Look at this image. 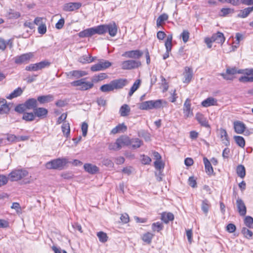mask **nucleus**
Here are the masks:
<instances>
[{
  "instance_id": "13d9d810",
  "label": "nucleus",
  "mask_w": 253,
  "mask_h": 253,
  "mask_svg": "<svg viewBox=\"0 0 253 253\" xmlns=\"http://www.w3.org/2000/svg\"><path fill=\"white\" fill-rule=\"evenodd\" d=\"M9 108L7 104H3L0 107V114H7L9 111Z\"/></svg>"
},
{
  "instance_id": "a19ab883",
  "label": "nucleus",
  "mask_w": 253,
  "mask_h": 253,
  "mask_svg": "<svg viewBox=\"0 0 253 253\" xmlns=\"http://www.w3.org/2000/svg\"><path fill=\"white\" fill-rule=\"evenodd\" d=\"M141 83V80L139 79L137 80L133 84V85L131 86L129 92L128 93V95L131 96L133 93L140 86Z\"/></svg>"
},
{
  "instance_id": "c756f323",
  "label": "nucleus",
  "mask_w": 253,
  "mask_h": 253,
  "mask_svg": "<svg viewBox=\"0 0 253 253\" xmlns=\"http://www.w3.org/2000/svg\"><path fill=\"white\" fill-rule=\"evenodd\" d=\"M161 219L165 223H168L174 219V215L171 212H164L161 215Z\"/></svg>"
},
{
  "instance_id": "de8ad7c7",
  "label": "nucleus",
  "mask_w": 253,
  "mask_h": 253,
  "mask_svg": "<svg viewBox=\"0 0 253 253\" xmlns=\"http://www.w3.org/2000/svg\"><path fill=\"white\" fill-rule=\"evenodd\" d=\"M237 173L239 176L244 178L246 175L245 168L243 165H239L237 168Z\"/></svg>"
},
{
  "instance_id": "6e6d98bb",
  "label": "nucleus",
  "mask_w": 253,
  "mask_h": 253,
  "mask_svg": "<svg viewBox=\"0 0 253 253\" xmlns=\"http://www.w3.org/2000/svg\"><path fill=\"white\" fill-rule=\"evenodd\" d=\"M189 32L187 30H183L180 35V37L182 39V41L184 43L187 42L189 38Z\"/></svg>"
},
{
  "instance_id": "680f3d73",
  "label": "nucleus",
  "mask_w": 253,
  "mask_h": 253,
  "mask_svg": "<svg viewBox=\"0 0 253 253\" xmlns=\"http://www.w3.org/2000/svg\"><path fill=\"white\" fill-rule=\"evenodd\" d=\"M218 1L222 3H229L234 6H237L240 4L239 0H218Z\"/></svg>"
},
{
  "instance_id": "f8f14e48",
  "label": "nucleus",
  "mask_w": 253,
  "mask_h": 253,
  "mask_svg": "<svg viewBox=\"0 0 253 253\" xmlns=\"http://www.w3.org/2000/svg\"><path fill=\"white\" fill-rule=\"evenodd\" d=\"M183 114L185 118H190L193 116V110L191 108V100L187 98L183 105Z\"/></svg>"
},
{
  "instance_id": "1a4fd4ad",
  "label": "nucleus",
  "mask_w": 253,
  "mask_h": 253,
  "mask_svg": "<svg viewBox=\"0 0 253 253\" xmlns=\"http://www.w3.org/2000/svg\"><path fill=\"white\" fill-rule=\"evenodd\" d=\"M50 63L46 60L42 61L39 63L31 64L26 67L27 71H36L41 70L50 65Z\"/></svg>"
},
{
  "instance_id": "5fc2aeb1",
  "label": "nucleus",
  "mask_w": 253,
  "mask_h": 253,
  "mask_svg": "<svg viewBox=\"0 0 253 253\" xmlns=\"http://www.w3.org/2000/svg\"><path fill=\"white\" fill-rule=\"evenodd\" d=\"M98 63L101 66L102 70L108 68L112 65V63L107 60H101Z\"/></svg>"
},
{
  "instance_id": "3c124183",
  "label": "nucleus",
  "mask_w": 253,
  "mask_h": 253,
  "mask_svg": "<svg viewBox=\"0 0 253 253\" xmlns=\"http://www.w3.org/2000/svg\"><path fill=\"white\" fill-rule=\"evenodd\" d=\"M244 223L249 228H253V218L251 216H246L244 219Z\"/></svg>"
},
{
  "instance_id": "6ab92c4d",
  "label": "nucleus",
  "mask_w": 253,
  "mask_h": 253,
  "mask_svg": "<svg viewBox=\"0 0 253 253\" xmlns=\"http://www.w3.org/2000/svg\"><path fill=\"white\" fill-rule=\"evenodd\" d=\"M183 83L188 84L191 81L193 77L192 70L189 67H186L184 72Z\"/></svg>"
},
{
  "instance_id": "4d7b16f0",
  "label": "nucleus",
  "mask_w": 253,
  "mask_h": 253,
  "mask_svg": "<svg viewBox=\"0 0 253 253\" xmlns=\"http://www.w3.org/2000/svg\"><path fill=\"white\" fill-rule=\"evenodd\" d=\"M164 164L162 162L161 160L160 161H156L154 162V166L156 169L161 171L164 168Z\"/></svg>"
},
{
  "instance_id": "c03bdc74",
  "label": "nucleus",
  "mask_w": 253,
  "mask_h": 253,
  "mask_svg": "<svg viewBox=\"0 0 253 253\" xmlns=\"http://www.w3.org/2000/svg\"><path fill=\"white\" fill-rule=\"evenodd\" d=\"M172 37L171 35H169L167 37V40L165 42V46L166 50L168 52H170L172 47Z\"/></svg>"
},
{
  "instance_id": "4468645a",
  "label": "nucleus",
  "mask_w": 253,
  "mask_h": 253,
  "mask_svg": "<svg viewBox=\"0 0 253 253\" xmlns=\"http://www.w3.org/2000/svg\"><path fill=\"white\" fill-rule=\"evenodd\" d=\"M82 6L80 2H69L65 3L63 7V10L65 11H72L79 9Z\"/></svg>"
},
{
  "instance_id": "39448f33",
  "label": "nucleus",
  "mask_w": 253,
  "mask_h": 253,
  "mask_svg": "<svg viewBox=\"0 0 253 253\" xmlns=\"http://www.w3.org/2000/svg\"><path fill=\"white\" fill-rule=\"evenodd\" d=\"M74 86H80L79 89L81 90H86L91 88L93 86V84L91 82H85V79H82L71 83Z\"/></svg>"
},
{
  "instance_id": "f3484780",
  "label": "nucleus",
  "mask_w": 253,
  "mask_h": 253,
  "mask_svg": "<svg viewBox=\"0 0 253 253\" xmlns=\"http://www.w3.org/2000/svg\"><path fill=\"white\" fill-rule=\"evenodd\" d=\"M33 112L35 117H39L40 119H43L46 117L48 111L44 108L37 107L34 109Z\"/></svg>"
},
{
  "instance_id": "c85d7f7f",
  "label": "nucleus",
  "mask_w": 253,
  "mask_h": 253,
  "mask_svg": "<svg viewBox=\"0 0 253 253\" xmlns=\"http://www.w3.org/2000/svg\"><path fill=\"white\" fill-rule=\"evenodd\" d=\"M203 161L205 165L206 173L209 175L212 174L213 172V170L209 160L207 158L205 157L203 159Z\"/></svg>"
},
{
  "instance_id": "423d86ee",
  "label": "nucleus",
  "mask_w": 253,
  "mask_h": 253,
  "mask_svg": "<svg viewBox=\"0 0 253 253\" xmlns=\"http://www.w3.org/2000/svg\"><path fill=\"white\" fill-rule=\"evenodd\" d=\"M141 65V62L134 60H127L122 62L121 68L123 70H132Z\"/></svg>"
},
{
  "instance_id": "473e14b6",
  "label": "nucleus",
  "mask_w": 253,
  "mask_h": 253,
  "mask_svg": "<svg viewBox=\"0 0 253 253\" xmlns=\"http://www.w3.org/2000/svg\"><path fill=\"white\" fill-rule=\"evenodd\" d=\"M127 129L126 126L124 124H119L111 130V133L116 134L117 133L125 132Z\"/></svg>"
},
{
  "instance_id": "9d476101",
  "label": "nucleus",
  "mask_w": 253,
  "mask_h": 253,
  "mask_svg": "<svg viewBox=\"0 0 253 253\" xmlns=\"http://www.w3.org/2000/svg\"><path fill=\"white\" fill-rule=\"evenodd\" d=\"M242 69H238L236 67H228L226 69V73H221L220 75L223 77V78L226 80H231L233 79V75L236 74H240V72H242Z\"/></svg>"
},
{
  "instance_id": "412c9836",
  "label": "nucleus",
  "mask_w": 253,
  "mask_h": 253,
  "mask_svg": "<svg viewBox=\"0 0 253 253\" xmlns=\"http://www.w3.org/2000/svg\"><path fill=\"white\" fill-rule=\"evenodd\" d=\"M87 75V73L84 71L74 70L67 73L68 78H71L74 77L76 78H80Z\"/></svg>"
},
{
  "instance_id": "f03ea898",
  "label": "nucleus",
  "mask_w": 253,
  "mask_h": 253,
  "mask_svg": "<svg viewBox=\"0 0 253 253\" xmlns=\"http://www.w3.org/2000/svg\"><path fill=\"white\" fill-rule=\"evenodd\" d=\"M67 163L68 161L65 158H58L46 163L45 167L48 169L61 170Z\"/></svg>"
},
{
  "instance_id": "f704fd0d",
  "label": "nucleus",
  "mask_w": 253,
  "mask_h": 253,
  "mask_svg": "<svg viewBox=\"0 0 253 253\" xmlns=\"http://www.w3.org/2000/svg\"><path fill=\"white\" fill-rule=\"evenodd\" d=\"M143 144V142L139 138H133L130 139L129 145L132 149H137L139 148Z\"/></svg>"
},
{
  "instance_id": "c9c22d12",
  "label": "nucleus",
  "mask_w": 253,
  "mask_h": 253,
  "mask_svg": "<svg viewBox=\"0 0 253 253\" xmlns=\"http://www.w3.org/2000/svg\"><path fill=\"white\" fill-rule=\"evenodd\" d=\"M210 207L211 204L207 199H205L202 201L201 204V209L203 212L206 215H207Z\"/></svg>"
},
{
  "instance_id": "7c9ffc66",
  "label": "nucleus",
  "mask_w": 253,
  "mask_h": 253,
  "mask_svg": "<svg viewBox=\"0 0 253 253\" xmlns=\"http://www.w3.org/2000/svg\"><path fill=\"white\" fill-rule=\"evenodd\" d=\"M61 129L64 135L66 137H68L69 136L70 133V127L69 123L67 121L64 122L61 126Z\"/></svg>"
},
{
  "instance_id": "e433bc0d",
  "label": "nucleus",
  "mask_w": 253,
  "mask_h": 253,
  "mask_svg": "<svg viewBox=\"0 0 253 253\" xmlns=\"http://www.w3.org/2000/svg\"><path fill=\"white\" fill-rule=\"evenodd\" d=\"M130 109L127 104H124L120 109V113L121 116L126 117L128 115Z\"/></svg>"
},
{
  "instance_id": "a878e982",
  "label": "nucleus",
  "mask_w": 253,
  "mask_h": 253,
  "mask_svg": "<svg viewBox=\"0 0 253 253\" xmlns=\"http://www.w3.org/2000/svg\"><path fill=\"white\" fill-rule=\"evenodd\" d=\"M212 41L218 43L223 44L225 41V37L223 33L218 32L212 36Z\"/></svg>"
},
{
  "instance_id": "603ef678",
  "label": "nucleus",
  "mask_w": 253,
  "mask_h": 253,
  "mask_svg": "<svg viewBox=\"0 0 253 253\" xmlns=\"http://www.w3.org/2000/svg\"><path fill=\"white\" fill-rule=\"evenodd\" d=\"M242 233L247 239H251L253 236V232L246 227H243L241 230Z\"/></svg>"
},
{
  "instance_id": "a18cd8bd",
  "label": "nucleus",
  "mask_w": 253,
  "mask_h": 253,
  "mask_svg": "<svg viewBox=\"0 0 253 253\" xmlns=\"http://www.w3.org/2000/svg\"><path fill=\"white\" fill-rule=\"evenodd\" d=\"M168 19V15L167 14L164 13L158 17L157 19V26L160 27L162 25V23L167 20Z\"/></svg>"
},
{
  "instance_id": "cd10ccee",
  "label": "nucleus",
  "mask_w": 253,
  "mask_h": 253,
  "mask_svg": "<svg viewBox=\"0 0 253 253\" xmlns=\"http://www.w3.org/2000/svg\"><path fill=\"white\" fill-rule=\"evenodd\" d=\"M217 100L213 97H208L202 102V105L204 107L216 105Z\"/></svg>"
},
{
  "instance_id": "79ce46f5",
  "label": "nucleus",
  "mask_w": 253,
  "mask_h": 253,
  "mask_svg": "<svg viewBox=\"0 0 253 253\" xmlns=\"http://www.w3.org/2000/svg\"><path fill=\"white\" fill-rule=\"evenodd\" d=\"M139 107L141 110L152 109V100L142 102Z\"/></svg>"
},
{
  "instance_id": "0e129e2a",
  "label": "nucleus",
  "mask_w": 253,
  "mask_h": 253,
  "mask_svg": "<svg viewBox=\"0 0 253 253\" xmlns=\"http://www.w3.org/2000/svg\"><path fill=\"white\" fill-rule=\"evenodd\" d=\"M108 148L110 150H119L120 149L117 140L115 143H110L109 145Z\"/></svg>"
},
{
  "instance_id": "f257e3e1",
  "label": "nucleus",
  "mask_w": 253,
  "mask_h": 253,
  "mask_svg": "<svg viewBox=\"0 0 253 253\" xmlns=\"http://www.w3.org/2000/svg\"><path fill=\"white\" fill-rule=\"evenodd\" d=\"M126 80L118 79L111 81L109 84L102 85L100 89L104 92L113 91L123 88L126 85Z\"/></svg>"
},
{
  "instance_id": "a211bd4d",
  "label": "nucleus",
  "mask_w": 253,
  "mask_h": 253,
  "mask_svg": "<svg viewBox=\"0 0 253 253\" xmlns=\"http://www.w3.org/2000/svg\"><path fill=\"white\" fill-rule=\"evenodd\" d=\"M118 144L120 149L125 146H128L130 143V139L126 136H122L117 139Z\"/></svg>"
},
{
  "instance_id": "bf43d9fd",
  "label": "nucleus",
  "mask_w": 253,
  "mask_h": 253,
  "mask_svg": "<svg viewBox=\"0 0 253 253\" xmlns=\"http://www.w3.org/2000/svg\"><path fill=\"white\" fill-rule=\"evenodd\" d=\"M6 135V139L8 141L11 143L18 142V136H16L14 134H7Z\"/></svg>"
},
{
  "instance_id": "8fccbe9b",
  "label": "nucleus",
  "mask_w": 253,
  "mask_h": 253,
  "mask_svg": "<svg viewBox=\"0 0 253 253\" xmlns=\"http://www.w3.org/2000/svg\"><path fill=\"white\" fill-rule=\"evenodd\" d=\"M7 16L9 18H17L20 16V14L19 12L15 11L12 9H9L7 13Z\"/></svg>"
},
{
  "instance_id": "aec40b11",
  "label": "nucleus",
  "mask_w": 253,
  "mask_h": 253,
  "mask_svg": "<svg viewBox=\"0 0 253 253\" xmlns=\"http://www.w3.org/2000/svg\"><path fill=\"white\" fill-rule=\"evenodd\" d=\"M234 128L237 133L242 134L245 131L246 126L240 121H236L234 123Z\"/></svg>"
},
{
  "instance_id": "49530a36",
  "label": "nucleus",
  "mask_w": 253,
  "mask_h": 253,
  "mask_svg": "<svg viewBox=\"0 0 253 253\" xmlns=\"http://www.w3.org/2000/svg\"><path fill=\"white\" fill-rule=\"evenodd\" d=\"M234 138L237 145L242 148L244 147L245 145V141L242 136H235Z\"/></svg>"
},
{
  "instance_id": "b1692460",
  "label": "nucleus",
  "mask_w": 253,
  "mask_h": 253,
  "mask_svg": "<svg viewBox=\"0 0 253 253\" xmlns=\"http://www.w3.org/2000/svg\"><path fill=\"white\" fill-rule=\"evenodd\" d=\"M6 45L8 46L10 48L13 46V40L9 39L6 41L3 39L0 38V50L3 51Z\"/></svg>"
},
{
  "instance_id": "72a5a7b5",
  "label": "nucleus",
  "mask_w": 253,
  "mask_h": 253,
  "mask_svg": "<svg viewBox=\"0 0 253 253\" xmlns=\"http://www.w3.org/2000/svg\"><path fill=\"white\" fill-rule=\"evenodd\" d=\"M253 11V6L252 7H247L241 10L238 14V16L241 18L247 17Z\"/></svg>"
},
{
  "instance_id": "58836bf2",
  "label": "nucleus",
  "mask_w": 253,
  "mask_h": 253,
  "mask_svg": "<svg viewBox=\"0 0 253 253\" xmlns=\"http://www.w3.org/2000/svg\"><path fill=\"white\" fill-rule=\"evenodd\" d=\"M23 92V90L21 87H18L15 89L12 92H11L8 96L6 97L8 99H11L12 98L17 97L20 96Z\"/></svg>"
},
{
  "instance_id": "864d4df0",
  "label": "nucleus",
  "mask_w": 253,
  "mask_h": 253,
  "mask_svg": "<svg viewBox=\"0 0 253 253\" xmlns=\"http://www.w3.org/2000/svg\"><path fill=\"white\" fill-rule=\"evenodd\" d=\"M163 224L159 222L153 223L152 224V229L153 231L160 232L163 229Z\"/></svg>"
},
{
  "instance_id": "774afa93",
  "label": "nucleus",
  "mask_w": 253,
  "mask_h": 253,
  "mask_svg": "<svg viewBox=\"0 0 253 253\" xmlns=\"http://www.w3.org/2000/svg\"><path fill=\"white\" fill-rule=\"evenodd\" d=\"M120 219L122 222L124 223H127L129 220L128 215L126 213L121 215Z\"/></svg>"
},
{
  "instance_id": "bb28decb",
  "label": "nucleus",
  "mask_w": 253,
  "mask_h": 253,
  "mask_svg": "<svg viewBox=\"0 0 253 253\" xmlns=\"http://www.w3.org/2000/svg\"><path fill=\"white\" fill-rule=\"evenodd\" d=\"M220 138L222 142V143L225 145L228 146L229 145V140L228 139V137L227 135V133L225 129L223 128H220Z\"/></svg>"
},
{
  "instance_id": "ddd939ff",
  "label": "nucleus",
  "mask_w": 253,
  "mask_h": 253,
  "mask_svg": "<svg viewBox=\"0 0 253 253\" xmlns=\"http://www.w3.org/2000/svg\"><path fill=\"white\" fill-rule=\"evenodd\" d=\"M143 54V51L137 49L126 51L122 54V56L129 58L139 59Z\"/></svg>"
},
{
  "instance_id": "ea45409f",
  "label": "nucleus",
  "mask_w": 253,
  "mask_h": 253,
  "mask_svg": "<svg viewBox=\"0 0 253 253\" xmlns=\"http://www.w3.org/2000/svg\"><path fill=\"white\" fill-rule=\"evenodd\" d=\"M154 235L150 232H147L144 234L141 237L142 240L145 243L149 244L151 243L152 239Z\"/></svg>"
},
{
  "instance_id": "2eb2a0df",
  "label": "nucleus",
  "mask_w": 253,
  "mask_h": 253,
  "mask_svg": "<svg viewBox=\"0 0 253 253\" xmlns=\"http://www.w3.org/2000/svg\"><path fill=\"white\" fill-rule=\"evenodd\" d=\"M236 205L240 215L241 216L245 215L247 212V209L243 201L238 198L236 201Z\"/></svg>"
},
{
  "instance_id": "69168bd1",
  "label": "nucleus",
  "mask_w": 253,
  "mask_h": 253,
  "mask_svg": "<svg viewBox=\"0 0 253 253\" xmlns=\"http://www.w3.org/2000/svg\"><path fill=\"white\" fill-rule=\"evenodd\" d=\"M142 158L141 159V161H142V163L143 164L148 165L151 163V159L149 157L143 155L142 156Z\"/></svg>"
},
{
  "instance_id": "4c0bfd02",
  "label": "nucleus",
  "mask_w": 253,
  "mask_h": 253,
  "mask_svg": "<svg viewBox=\"0 0 253 253\" xmlns=\"http://www.w3.org/2000/svg\"><path fill=\"white\" fill-rule=\"evenodd\" d=\"M78 61L82 64H87L93 62V59L91 58L89 54L84 55L79 58Z\"/></svg>"
},
{
  "instance_id": "20e7f679",
  "label": "nucleus",
  "mask_w": 253,
  "mask_h": 253,
  "mask_svg": "<svg viewBox=\"0 0 253 253\" xmlns=\"http://www.w3.org/2000/svg\"><path fill=\"white\" fill-rule=\"evenodd\" d=\"M28 172L26 170L15 169L12 171L8 175V178L11 181H18L27 176Z\"/></svg>"
},
{
  "instance_id": "09e8293b",
  "label": "nucleus",
  "mask_w": 253,
  "mask_h": 253,
  "mask_svg": "<svg viewBox=\"0 0 253 253\" xmlns=\"http://www.w3.org/2000/svg\"><path fill=\"white\" fill-rule=\"evenodd\" d=\"M97 236L99 240V241L102 243H105L108 240V236L106 233L100 231L97 233Z\"/></svg>"
},
{
  "instance_id": "6e6552de",
  "label": "nucleus",
  "mask_w": 253,
  "mask_h": 253,
  "mask_svg": "<svg viewBox=\"0 0 253 253\" xmlns=\"http://www.w3.org/2000/svg\"><path fill=\"white\" fill-rule=\"evenodd\" d=\"M34 56V53L33 52L22 54L14 57V62L17 64H26L29 62Z\"/></svg>"
},
{
  "instance_id": "7ed1b4c3",
  "label": "nucleus",
  "mask_w": 253,
  "mask_h": 253,
  "mask_svg": "<svg viewBox=\"0 0 253 253\" xmlns=\"http://www.w3.org/2000/svg\"><path fill=\"white\" fill-rule=\"evenodd\" d=\"M99 29L101 30L100 32V35L104 34L108 32L111 37H115L118 31L117 26L114 22L110 23L108 24L99 25Z\"/></svg>"
},
{
  "instance_id": "052dcab7",
  "label": "nucleus",
  "mask_w": 253,
  "mask_h": 253,
  "mask_svg": "<svg viewBox=\"0 0 253 253\" xmlns=\"http://www.w3.org/2000/svg\"><path fill=\"white\" fill-rule=\"evenodd\" d=\"M234 12V10L230 8H223L221 9V15L225 16L227 15Z\"/></svg>"
},
{
  "instance_id": "338daca9",
  "label": "nucleus",
  "mask_w": 253,
  "mask_h": 253,
  "mask_svg": "<svg viewBox=\"0 0 253 253\" xmlns=\"http://www.w3.org/2000/svg\"><path fill=\"white\" fill-rule=\"evenodd\" d=\"M65 23V20L63 18H61L58 20L55 25V27L57 29H61L63 28Z\"/></svg>"
},
{
  "instance_id": "37998d69",
  "label": "nucleus",
  "mask_w": 253,
  "mask_h": 253,
  "mask_svg": "<svg viewBox=\"0 0 253 253\" xmlns=\"http://www.w3.org/2000/svg\"><path fill=\"white\" fill-rule=\"evenodd\" d=\"M35 116L34 113L24 112L22 119L26 121L31 122L35 120Z\"/></svg>"
},
{
  "instance_id": "dca6fc26",
  "label": "nucleus",
  "mask_w": 253,
  "mask_h": 253,
  "mask_svg": "<svg viewBox=\"0 0 253 253\" xmlns=\"http://www.w3.org/2000/svg\"><path fill=\"white\" fill-rule=\"evenodd\" d=\"M195 118L202 126L207 128L210 127L207 118L202 114L197 113L196 114Z\"/></svg>"
},
{
  "instance_id": "9b49d317",
  "label": "nucleus",
  "mask_w": 253,
  "mask_h": 253,
  "mask_svg": "<svg viewBox=\"0 0 253 253\" xmlns=\"http://www.w3.org/2000/svg\"><path fill=\"white\" fill-rule=\"evenodd\" d=\"M100 29H99V26L86 29L79 33V36L81 38L91 37L92 35L97 34L100 35Z\"/></svg>"
},
{
  "instance_id": "0eeeda50",
  "label": "nucleus",
  "mask_w": 253,
  "mask_h": 253,
  "mask_svg": "<svg viewBox=\"0 0 253 253\" xmlns=\"http://www.w3.org/2000/svg\"><path fill=\"white\" fill-rule=\"evenodd\" d=\"M241 74L244 76H241L239 80L241 82H253V69H242V72H240Z\"/></svg>"
},
{
  "instance_id": "e2e57ef3",
  "label": "nucleus",
  "mask_w": 253,
  "mask_h": 253,
  "mask_svg": "<svg viewBox=\"0 0 253 253\" xmlns=\"http://www.w3.org/2000/svg\"><path fill=\"white\" fill-rule=\"evenodd\" d=\"M88 130V125L86 123L84 122L82 125V130L83 132V136H86Z\"/></svg>"
},
{
  "instance_id": "5701e85b",
  "label": "nucleus",
  "mask_w": 253,
  "mask_h": 253,
  "mask_svg": "<svg viewBox=\"0 0 253 253\" xmlns=\"http://www.w3.org/2000/svg\"><path fill=\"white\" fill-rule=\"evenodd\" d=\"M84 167L85 170L90 174H95L99 170L97 166L91 164H85Z\"/></svg>"
},
{
  "instance_id": "2f4dec72",
  "label": "nucleus",
  "mask_w": 253,
  "mask_h": 253,
  "mask_svg": "<svg viewBox=\"0 0 253 253\" xmlns=\"http://www.w3.org/2000/svg\"><path fill=\"white\" fill-rule=\"evenodd\" d=\"M37 100L42 104L48 103L53 100V96L51 94L40 96L38 97Z\"/></svg>"
},
{
  "instance_id": "4be33fe9",
  "label": "nucleus",
  "mask_w": 253,
  "mask_h": 253,
  "mask_svg": "<svg viewBox=\"0 0 253 253\" xmlns=\"http://www.w3.org/2000/svg\"><path fill=\"white\" fill-rule=\"evenodd\" d=\"M167 102L162 99L152 100V109H159L166 106Z\"/></svg>"
},
{
  "instance_id": "393cba45",
  "label": "nucleus",
  "mask_w": 253,
  "mask_h": 253,
  "mask_svg": "<svg viewBox=\"0 0 253 253\" xmlns=\"http://www.w3.org/2000/svg\"><path fill=\"white\" fill-rule=\"evenodd\" d=\"M37 101L35 98H30L24 103L25 107L28 109H34L37 107Z\"/></svg>"
}]
</instances>
